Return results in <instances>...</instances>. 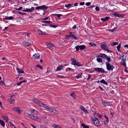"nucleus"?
<instances>
[{
  "label": "nucleus",
  "instance_id": "1",
  "mask_svg": "<svg viewBox=\"0 0 128 128\" xmlns=\"http://www.w3.org/2000/svg\"><path fill=\"white\" fill-rule=\"evenodd\" d=\"M70 60L72 61V64L73 65H76L78 66H82L81 64L80 63L78 62L75 58H71Z\"/></svg>",
  "mask_w": 128,
  "mask_h": 128
},
{
  "label": "nucleus",
  "instance_id": "2",
  "mask_svg": "<svg viewBox=\"0 0 128 128\" xmlns=\"http://www.w3.org/2000/svg\"><path fill=\"white\" fill-rule=\"evenodd\" d=\"M91 120L92 122H93L94 124L96 126H98L100 124L99 120L96 118H91Z\"/></svg>",
  "mask_w": 128,
  "mask_h": 128
},
{
  "label": "nucleus",
  "instance_id": "3",
  "mask_svg": "<svg viewBox=\"0 0 128 128\" xmlns=\"http://www.w3.org/2000/svg\"><path fill=\"white\" fill-rule=\"evenodd\" d=\"M106 68L107 70L108 71L110 70H112L114 67L112 65H110L109 62H106Z\"/></svg>",
  "mask_w": 128,
  "mask_h": 128
},
{
  "label": "nucleus",
  "instance_id": "4",
  "mask_svg": "<svg viewBox=\"0 0 128 128\" xmlns=\"http://www.w3.org/2000/svg\"><path fill=\"white\" fill-rule=\"evenodd\" d=\"M12 110L14 111L19 114H20L22 112V110H20V108L18 107H14L12 108Z\"/></svg>",
  "mask_w": 128,
  "mask_h": 128
},
{
  "label": "nucleus",
  "instance_id": "5",
  "mask_svg": "<svg viewBox=\"0 0 128 128\" xmlns=\"http://www.w3.org/2000/svg\"><path fill=\"white\" fill-rule=\"evenodd\" d=\"M48 8V6H46L44 5H42L40 6H38L36 8V10L39 9L41 10H46Z\"/></svg>",
  "mask_w": 128,
  "mask_h": 128
},
{
  "label": "nucleus",
  "instance_id": "6",
  "mask_svg": "<svg viewBox=\"0 0 128 128\" xmlns=\"http://www.w3.org/2000/svg\"><path fill=\"white\" fill-rule=\"evenodd\" d=\"M94 70L98 72L103 73L104 72V70L102 68H94Z\"/></svg>",
  "mask_w": 128,
  "mask_h": 128
},
{
  "label": "nucleus",
  "instance_id": "7",
  "mask_svg": "<svg viewBox=\"0 0 128 128\" xmlns=\"http://www.w3.org/2000/svg\"><path fill=\"white\" fill-rule=\"evenodd\" d=\"M101 47L102 48L108 52H110V50L108 49L107 46L106 44H101Z\"/></svg>",
  "mask_w": 128,
  "mask_h": 128
},
{
  "label": "nucleus",
  "instance_id": "8",
  "mask_svg": "<svg viewBox=\"0 0 128 128\" xmlns=\"http://www.w3.org/2000/svg\"><path fill=\"white\" fill-rule=\"evenodd\" d=\"M46 109L50 112H52L54 113H56L57 112V111L56 110L50 108L48 106L47 107Z\"/></svg>",
  "mask_w": 128,
  "mask_h": 128
},
{
  "label": "nucleus",
  "instance_id": "9",
  "mask_svg": "<svg viewBox=\"0 0 128 128\" xmlns=\"http://www.w3.org/2000/svg\"><path fill=\"white\" fill-rule=\"evenodd\" d=\"M23 44L24 45L26 46H31L32 44L28 42H23Z\"/></svg>",
  "mask_w": 128,
  "mask_h": 128
},
{
  "label": "nucleus",
  "instance_id": "10",
  "mask_svg": "<svg viewBox=\"0 0 128 128\" xmlns=\"http://www.w3.org/2000/svg\"><path fill=\"white\" fill-rule=\"evenodd\" d=\"M40 56L38 54H36L32 56L33 58L35 59H38Z\"/></svg>",
  "mask_w": 128,
  "mask_h": 128
},
{
  "label": "nucleus",
  "instance_id": "11",
  "mask_svg": "<svg viewBox=\"0 0 128 128\" xmlns=\"http://www.w3.org/2000/svg\"><path fill=\"white\" fill-rule=\"evenodd\" d=\"M17 72L19 74H24V72L22 69H20L18 68H16Z\"/></svg>",
  "mask_w": 128,
  "mask_h": 128
},
{
  "label": "nucleus",
  "instance_id": "12",
  "mask_svg": "<svg viewBox=\"0 0 128 128\" xmlns=\"http://www.w3.org/2000/svg\"><path fill=\"white\" fill-rule=\"evenodd\" d=\"M80 108L85 113H87V111L84 106H80Z\"/></svg>",
  "mask_w": 128,
  "mask_h": 128
},
{
  "label": "nucleus",
  "instance_id": "13",
  "mask_svg": "<svg viewBox=\"0 0 128 128\" xmlns=\"http://www.w3.org/2000/svg\"><path fill=\"white\" fill-rule=\"evenodd\" d=\"M69 35H66L65 36V38L66 39H68L70 38V37H72V32H70L69 33Z\"/></svg>",
  "mask_w": 128,
  "mask_h": 128
},
{
  "label": "nucleus",
  "instance_id": "14",
  "mask_svg": "<svg viewBox=\"0 0 128 128\" xmlns=\"http://www.w3.org/2000/svg\"><path fill=\"white\" fill-rule=\"evenodd\" d=\"M106 56L104 54H98V57H101L102 58H105Z\"/></svg>",
  "mask_w": 128,
  "mask_h": 128
},
{
  "label": "nucleus",
  "instance_id": "15",
  "mask_svg": "<svg viewBox=\"0 0 128 128\" xmlns=\"http://www.w3.org/2000/svg\"><path fill=\"white\" fill-rule=\"evenodd\" d=\"M63 69V66L62 65L60 64L57 67L56 70L57 71H60Z\"/></svg>",
  "mask_w": 128,
  "mask_h": 128
},
{
  "label": "nucleus",
  "instance_id": "16",
  "mask_svg": "<svg viewBox=\"0 0 128 128\" xmlns=\"http://www.w3.org/2000/svg\"><path fill=\"white\" fill-rule=\"evenodd\" d=\"M15 95H12L10 97V103L13 104L15 100L14 99H13L12 98L13 97V96H14Z\"/></svg>",
  "mask_w": 128,
  "mask_h": 128
},
{
  "label": "nucleus",
  "instance_id": "17",
  "mask_svg": "<svg viewBox=\"0 0 128 128\" xmlns=\"http://www.w3.org/2000/svg\"><path fill=\"white\" fill-rule=\"evenodd\" d=\"M46 45L48 47H51L52 48L54 46L50 42H47L46 43Z\"/></svg>",
  "mask_w": 128,
  "mask_h": 128
},
{
  "label": "nucleus",
  "instance_id": "18",
  "mask_svg": "<svg viewBox=\"0 0 128 128\" xmlns=\"http://www.w3.org/2000/svg\"><path fill=\"white\" fill-rule=\"evenodd\" d=\"M38 34H41V35H44L46 34V33L45 32H42V30H38Z\"/></svg>",
  "mask_w": 128,
  "mask_h": 128
},
{
  "label": "nucleus",
  "instance_id": "19",
  "mask_svg": "<svg viewBox=\"0 0 128 128\" xmlns=\"http://www.w3.org/2000/svg\"><path fill=\"white\" fill-rule=\"evenodd\" d=\"M30 111L32 113H34V114H36L38 113V112L36 110L34 109H30Z\"/></svg>",
  "mask_w": 128,
  "mask_h": 128
},
{
  "label": "nucleus",
  "instance_id": "20",
  "mask_svg": "<svg viewBox=\"0 0 128 128\" xmlns=\"http://www.w3.org/2000/svg\"><path fill=\"white\" fill-rule=\"evenodd\" d=\"M120 64L124 66H126L125 61V60H122Z\"/></svg>",
  "mask_w": 128,
  "mask_h": 128
},
{
  "label": "nucleus",
  "instance_id": "21",
  "mask_svg": "<svg viewBox=\"0 0 128 128\" xmlns=\"http://www.w3.org/2000/svg\"><path fill=\"white\" fill-rule=\"evenodd\" d=\"M74 92H72L70 94V95L74 99H75L76 98V95L74 93Z\"/></svg>",
  "mask_w": 128,
  "mask_h": 128
},
{
  "label": "nucleus",
  "instance_id": "22",
  "mask_svg": "<svg viewBox=\"0 0 128 128\" xmlns=\"http://www.w3.org/2000/svg\"><path fill=\"white\" fill-rule=\"evenodd\" d=\"M102 103V104L105 106H108L110 104V103L108 102H103Z\"/></svg>",
  "mask_w": 128,
  "mask_h": 128
},
{
  "label": "nucleus",
  "instance_id": "23",
  "mask_svg": "<svg viewBox=\"0 0 128 128\" xmlns=\"http://www.w3.org/2000/svg\"><path fill=\"white\" fill-rule=\"evenodd\" d=\"M100 82L102 83H103L104 84H106V85H107L108 83L107 82H106L104 80L102 79L100 81Z\"/></svg>",
  "mask_w": 128,
  "mask_h": 128
},
{
  "label": "nucleus",
  "instance_id": "24",
  "mask_svg": "<svg viewBox=\"0 0 128 128\" xmlns=\"http://www.w3.org/2000/svg\"><path fill=\"white\" fill-rule=\"evenodd\" d=\"M34 7H32L30 9H28V12H32L34 10Z\"/></svg>",
  "mask_w": 128,
  "mask_h": 128
},
{
  "label": "nucleus",
  "instance_id": "25",
  "mask_svg": "<svg viewBox=\"0 0 128 128\" xmlns=\"http://www.w3.org/2000/svg\"><path fill=\"white\" fill-rule=\"evenodd\" d=\"M115 15L116 17H122L124 16L123 14H115Z\"/></svg>",
  "mask_w": 128,
  "mask_h": 128
},
{
  "label": "nucleus",
  "instance_id": "26",
  "mask_svg": "<svg viewBox=\"0 0 128 128\" xmlns=\"http://www.w3.org/2000/svg\"><path fill=\"white\" fill-rule=\"evenodd\" d=\"M38 118L36 116H33L32 117V120H38Z\"/></svg>",
  "mask_w": 128,
  "mask_h": 128
},
{
  "label": "nucleus",
  "instance_id": "27",
  "mask_svg": "<svg viewBox=\"0 0 128 128\" xmlns=\"http://www.w3.org/2000/svg\"><path fill=\"white\" fill-rule=\"evenodd\" d=\"M0 124L3 126H5V123L2 120H0Z\"/></svg>",
  "mask_w": 128,
  "mask_h": 128
},
{
  "label": "nucleus",
  "instance_id": "28",
  "mask_svg": "<svg viewBox=\"0 0 128 128\" xmlns=\"http://www.w3.org/2000/svg\"><path fill=\"white\" fill-rule=\"evenodd\" d=\"M82 126L84 128H88V126L83 123L81 124Z\"/></svg>",
  "mask_w": 128,
  "mask_h": 128
},
{
  "label": "nucleus",
  "instance_id": "29",
  "mask_svg": "<svg viewBox=\"0 0 128 128\" xmlns=\"http://www.w3.org/2000/svg\"><path fill=\"white\" fill-rule=\"evenodd\" d=\"M79 46L81 50H83L85 48V46L84 45L80 46Z\"/></svg>",
  "mask_w": 128,
  "mask_h": 128
},
{
  "label": "nucleus",
  "instance_id": "30",
  "mask_svg": "<svg viewBox=\"0 0 128 128\" xmlns=\"http://www.w3.org/2000/svg\"><path fill=\"white\" fill-rule=\"evenodd\" d=\"M97 61L99 62H102V60L101 58H98L97 59Z\"/></svg>",
  "mask_w": 128,
  "mask_h": 128
},
{
  "label": "nucleus",
  "instance_id": "31",
  "mask_svg": "<svg viewBox=\"0 0 128 128\" xmlns=\"http://www.w3.org/2000/svg\"><path fill=\"white\" fill-rule=\"evenodd\" d=\"M42 103L40 102L38 100L36 104L38 106L41 107L42 106Z\"/></svg>",
  "mask_w": 128,
  "mask_h": 128
},
{
  "label": "nucleus",
  "instance_id": "32",
  "mask_svg": "<svg viewBox=\"0 0 128 128\" xmlns=\"http://www.w3.org/2000/svg\"><path fill=\"white\" fill-rule=\"evenodd\" d=\"M106 60H107L108 62H110L111 61V59L109 58L107 56H106L105 57Z\"/></svg>",
  "mask_w": 128,
  "mask_h": 128
},
{
  "label": "nucleus",
  "instance_id": "33",
  "mask_svg": "<svg viewBox=\"0 0 128 128\" xmlns=\"http://www.w3.org/2000/svg\"><path fill=\"white\" fill-rule=\"evenodd\" d=\"M72 38H74L75 40H78V38L75 36L74 34H72Z\"/></svg>",
  "mask_w": 128,
  "mask_h": 128
},
{
  "label": "nucleus",
  "instance_id": "34",
  "mask_svg": "<svg viewBox=\"0 0 128 128\" xmlns=\"http://www.w3.org/2000/svg\"><path fill=\"white\" fill-rule=\"evenodd\" d=\"M32 101L36 103H36L38 102V100L36 98H34L32 99Z\"/></svg>",
  "mask_w": 128,
  "mask_h": 128
},
{
  "label": "nucleus",
  "instance_id": "35",
  "mask_svg": "<svg viewBox=\"0 0 128 128\" xmlns=\"http://www.w3.org/2000/svg\"><path fill=\"white\" fill-rule=\"evenodd\" d=\"M54 15L56 16L58 18H60V16H63L62 14H55Z\"/></svg>",
  "mask_w": 128,
  "mask_h": 128
},
{
  "label": "nucleus",
  "instance_id": "36",
  "mask_svg": "<svg viewBox=\"0 0 128 128\" xmlns=\"http://www.w3.org/2000/svg\"><path fill=\"white\" fill-rule=\"evenodd\" d=\"M81 75L80 74H78V75H76V77L77 79H78L81 78Z\"/></svg>",
  "mask_w": 128,
  "mask_h": 128
},
{
  "label": "nucleus",
  "instance_id": "37",
  "mask_svg": "<svg viewBox=\"0 0 128 128\" xmlns=\"http://www.w3.org/2000/svg\"><path fill=\"white\" fill-rule=\"evenodd\" d=\"M36 67L39 68L40 69L42 70L43 69L42 67L40 65H38L36 66Z\"/></svg>",
  "mask_w": 128,
  "mask_h": 128
},
{
  "label": "nucleus",
  "instance_id": "38",
  "mask_svg": "<svg viewBox=\"0 0 128 128\" xmlns=\"http://www.w3.org/2000/svg\"><path fill=\"white\" fill-rule=\"evenodd\" d=\"M50 26L51 28H55L57 27V25H53L51 24H50Z\"/></svg>",
  "mask_w": 128,
  "mask_h": 128
},
{
  "label": "nucleus",
  "instance_id": "39",
  "mask_svg": "<svg viewBox=\"0 0 128 128\" xmlns=\"http://www.w3.org/2000/svg\"><path fill=\"white\" fill-rule=\"evenodd\" d=\"M42 106L44 108H46V109L47 108V107H48V106H46V105L44 104H42Z\"/></svg>",
  "mask_w": 128,
  "mask_h": 128
},
{
  "label": "nucleus",
  "instance_id": "40",
  "mask_svg": "<svg viewBox=\"0 0 128 128\" xmlns=\"http://www.w3.org/2000/svg\"><path fill=\"white\" fill-rule=\"evenodd\" d=\"M89 44L91 46H96L95 44L93 43L90 42Z\"/></svg>",
  "mask_w": 128,
  "mask_h": 128
},
{
  "label": "nucleus",
  "instance_id": "41",
  "mask_svg": "<svg viewBox=\"0 0 128 128\" xmlns=\"http://www.w3.org/2000/svg\"><path fill=\"white\" fill-rule=\"evenodd\" d=\"M24 114L26 115V116L28 118H29L30 116V114L28 113L27 112Z\"/></svg>",
  "mask_w": 128,
  "mask_h": 128
},
{
  "label": "nucleus",
  "instance_id": "42",
  "mask_svg": "<svg viewBox=\"0 0 128 128\" xmlns=\"http://www.w3.org/2000/svg\"><path fill=\"white\" fill-rule=\"evenodd\" d=\"M18 13L19 15H23L24 14H25V13H24L20 11H18Z\"/></svg>",
  "mask_w": 128,
  "mask_h": 128
},
{
  "label": "nucleus",
  "instance_id": "43",
  "mask_svg": "<svg viewBox=\"0 0 128 128\" xmlns=\"http://www.w3.org/2000/svg\"><path fill=\"white\" fill-rule=\"evenodd\" d=\"M71 6V4H65V6L67 8H68V7L70 6Z\"/></svg>",
  "mask_w": 128,
  "mask_h": 128
},
{
  "label": "nucleus",
  "instance_id": "44",
  "mask_svg": "<svg viewBox=\"0 0 128 128\" xmlns=\"http://www.w3.org/2000/svg\"><path fill=\"white\" fill-rule=\"evenodd\" d=\"M9 124L10 126H12L14 127V128H16V127L11 122H9Z\"/></svg>",
  "mask_w": 128,
  "mask_h": 128
},
{
  "label": "nucleus",
  "instance_id": "45",
  "mask_svg": "<svg viewBox=\"0 0 128 128\" xmlns=\"http://www.w3.org/2000/svg\"><path fill=\"white\" fill-rule=\"evenodd\" d=\"M8 20H12L14 18V17L13 16H10L8 17Z\"/></svg>",
  "mask_w": 128,
  "mask_h": 128
},
{
  "label": "nucleus",
  "instance_id": "46",
  "mask_svg": "<svg viewBox=\"0 0 128 128\" xmlns=\"http://www.w3.org/2000/svg\"><path fill=\"white\" fill-rule=\"evenodd\" d=\"M48 17H46L44 18H42V20H48Z\"/></svg>",
  "mask_w": 128,
  "mask_h": 128
},
{
  "label": "nucleus",
  "instance_id": "47",
  "mask_svg": "<svg viewBox=\"0 0 128 128\" xmlns=\"http://www.w3.org/2000/svg\"><path fill=\"white\" fill-rule=\"evenodd\" d=\"M116 28H115L113 29L110 30L109 31L112 32H113L116 29Z\"/></svg>",
  "mask_w": 128,
  "mask_h": 128
},
{
  "label": "nucleus",
  "instance_id": "48",
  "mask_svg": "<svg viewBox=\"0 0 128 128\" xmlns=\"http://www.w3.org/2000/svg\"><path fill=\"white\" fill-rule=\"evenodd\" d=\"M75 48L76 51H78L79 50L80 48L79 46H76V47Z\"/></svg>",
  "mask_w": 128,
  "mask_h": 128
},
{
  "label": "nucleus",
  "instance_id": "49",
  "mask_svg": "<svg viewBox=\"0 0 128 128\" xmlns=\"http://www.w3.org/2000/svg\"><path fill=\"white\" fill-rule=\"evenodd\" d=\"M118 44V43L116 42H114L112 44V45L114 46L115 45H117Z\"/></svg>",
  "mask_w": 128,
  "mask_h": 128
},
{
  "label": "nucleus",
  "instance_id": "50",
  "mask_svg": "<svg viewBox=\"0 0 128 128\" xmlns=\"http://www.w3.org/2000/svg\"><path fill=\"white\" fill-rule=\"evenodd\" d=\"M53 126L54 127L57 128H58V126H59L58 125L56 124H54L53 125Z\"/></svg>",
  "mask_w": 128,
  "mask_h": 128
},
{
  "label": "nucleus",
  "instance_id": "51",
  "mask_svg": "<svg viewBox=\"0 0 128 128\" xmlns=\"http://www.w3.org/2000/svg\"><path fill=\"white\" fill-rule=\"evenodd\" d=\"M120 44L118 46H117V49H120Z\"/></svg>",
  "mask_w": 128,
  "mask_h": 128
},
{
  "label": "nucleus",
  "instance_id": "52",
  "mask_svg": "<svg viewBox=\"0 0 128 128\" xmlns=\"http://www.w3.org/2000/svg\"><path fill=\"white\" fill-rule=\"evenodd\" d=\"M22 83L21 81H20L17 84V85H18V86H20L21 84Z\"/></svg>",
  "mask_w": 128,
  "mask_h": 128
},
{
  "label": "nucleus",
  "instance_id": "53",
  "mask_svg": "<svg viewBox=\"0 0 128 128\" xmlns=\"http://www.w3.org/2000/svg\"><path fill=\"white\" fill-rule=\"evenodd\" d=\"M22 7H20L19 8H16V10H21L22 9Z\"/></svg>",
  "mask_w": 128,
  "mask_h": 128
},
{
  "label": "nucleus",
  "instance_id": "54",
  "mask_svg": "<svg viewBox=\"0 0 128 128\" xmlns=\"http://www.w3.org/2000/svg\"><path fill=\"white\" fill-rule=\"evenodd\" d=\"M42 22L44 23H46V24H48V21H42Z\"/></svg>",
  "mask_w": 128,
  "mask_h": 128
},
{
  "label": "nucleus",
  "instance_id": "55",
  "mask_svg": "<svg viewBox=\"0 0 128 128\" xmlns=\"http://www.w3.org/2000/svg\"><path fill=\"white\" fill-rule=\"evenodd\" d=\"M95 9L97 11H98L100 10L98 6L96 7V8H95Z\"/></svg>",
  "mask_w": 128,
  "mask_h": 128
},
{
  "label": "nucleus",
  "instance_id": "56",
  "mask_svg": "<svg viewBox=\"0 0 128 128\" xmlns=\"http://www.w3.org/2000/svg\"><path fill=\"white\" fill-rule=\"evenodd\" d=\"M0 84L2 85H3L4 84V82L3 81H1L0 82Z\"/></svg>",
  "mask_w": 128,
  "mask_h": 128
},
{
  "label": "nucleus",
  "instance_id": "57",
  "mask_svg": "<svg viewBox=\"0 0 128 128\" xmlns=\"http://www.w3.org/2000/svg\"><path fill=\"white\" fill-rule=\"evenodd\" d=\"M109 18H110V17H109L106 16V17H105L104 18L105 20H106V21Z\"/></svg>",
  "mask_w": 128,
  "mask_h": 128
},
{
  "label": "nucleus",
  "instance_id": "58",
  "mask_svg": "<svg viewBox=\"0 0 128 128\" xmlns=\"http://www.w3.org/2000/svg\"><path fill=\"white\" fill-rule=\"evenodd\" d=\"M30 125L33 128H37L36 127L32 124H30Z\"/></svg>",
  "mask_w": 128,
  "mask_h": 128
},
{
  "label": "nucleus",
  "instance_id": "59",
  "mask_svg": "<svg viewBox=\"0 0 128 128\" xmlns=\"http://www.w3.org/2000/svg\"><path fill=\"white\" fill-rule=\"evenodd\" d=\"M104 117H105V118L106 119V122H108V117L107 116H104Z\"/></svg>",
  "mask_w": 128,
  "mask_h": 128
},
{
  "label": "nucleus",
  "instance_id": "60",
  "mask_svg": "<svg viewBox=\"0 0 128 128\" xmlns=\"http://www.w3.org/2000/svg\"><path fill=\"white\" fill-rule=\"evenodd\" d=\"M40 128H47L46 127L44 126L43 125H40Z\"/></svg>",
  "mask_w": 128,
  "mask_h": 128
},
{
  "label": "nucleus",
  "instance_id": "61",
  "mask_svg": "<svg viewBox=\"0 0 128 128\" xmlns=\"http://www.w3.org/2000/svg\"><path fill=\"white\" fill-rule=\"evenodd\" d=\"M84 4V2H81L80 3V5L82 6Z\"/></svg>",
  "mask_w": 128,
  "mask_h": 128
},
{
  "label": "nucleus",
  "instance_id": "62",
  "mask_svg": "<svg viewBox=\"0 0 128 128\" xmlns=\"http://www.w3.org/2000/svg\"><path fill=\"white\" fill-rule=\"evenodd\" d=\"M22 11L25 12H28V8H26V9L23 10Z\"/></svg>",
  "mask_w": 128,
  "mask_h": 128
},
{
  "label": "nucleus",
  "instance_id": "63",
  "mask_svg": "<svg viewBox=\"0 0 128 128\" xmlns=\"http://www.w3.org/2000/svg\"><path fill=\"white\" fill-rule=\"evenodd\" d=\"M58 76L60 78H65V76H59V75Z\"/></svg>",
  "mask_w": 128,
  "mask_h": 128
},
{
  "label": "nucleus",
  "instance_id": "64",
  "mask_svg": "<svg viewBox=\"0 0 128 128\" xmlns=\"http://www.w3.org/2000/svg\"><path fill=\"white\" fill-rule=\"evenodd\" d=\"M8 17L5 16V18H4L3 19L4 20H8Z\"/></svg>",
  "mask_w": 128,
  "mask_h": 128
}]
</instances>
